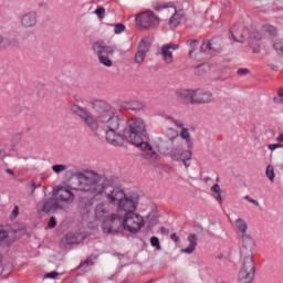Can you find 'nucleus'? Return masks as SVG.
Segmentation results:
<instances>
[{
    "label": "nucleus",
    "instance_id": "nucleus-9",
    "mask_svg": "<svg viewBox=\"0 0 283 283\" xmlns=\"http://www.w3.org/2000/svg\"><path fill=\"white\" fill-rule=\"evenodd\" d=\"M160 20L154 15V12L147 10L136 15V25L139 30H151L159 25Z\"/></svg>",
    "mask_w": 283,
    "mask_h": 283
},
{
    "label": "nucleus",
    "instance_id": "nucleus-60",
    "mask_svg": "<svg viewBox=\"0 0 283 283\" xmlns=\"http://www.w3.org/2000/svg\"><path fill=\"white\" fill-rule=\"evenodd\" d=\"M222 258H224V255H223V254H220V255L218 256V260H222Z\"/></svg>",
    "mask_w": 283,
    "mask_h": 283
},
{
    "label": "nucleus",
    "instance_id": "nucleus-50",
    "mask_svg": "<svg viewBox=\"0 0 283 283\" xmlns=\"http://www.w3.org/2000/svg\"><path fill=\"white\" fill-rule=\"evenodd\" d=\"M170 239L172 240V242H179L180 241V238H178V234H176V233H172L170 235Z\"/></svg>",
    "mask_w": 283,
    "mask_h": 283
},
{
    "label": "nucleus",
    "instance_id": "nucleus-46",
    "mask_svg": "<svg viewBox=\"0 0 283 283\" xmlns=\"http://www.w3.org/2000/svg\"><path fill=\"white\" fill-rule=\"evenodd\" d=\"M243 198H244V200H248V202H251L252 205L260 207V202L258 200H254L253 198H250L249 196H244Z\"/></svg>",
    "mask_w": 283,
    "mask_h": 283
},
{
    "label": "nucleus",
    "instance_id": "nucleus-22",
    "mask_svg": "<svg viewBox=\"0 0 283 283\" xmlns=\"http://www.w3.org/2000/svg\"><path fill=\"white\" fill-rule=\"evenodd\" d=\"M198 235L196 234H189L188 235V242L189 247L185 248L181 250V253H187L188 255H191V253H193V251H196V247H198Z\"/></svg>",
    "mask_w": 283,
    "mask_h": 283
},
{
    "label": "nucleus",
    "instance_id": "nucleus-25",
    "mask_svg": "<svg viewBox=\"0 0 283 283\" xmlns=\"http://www.w3.org/2000/svg\"><path fill=\"white\" fill-rule=\"evenodd\" d=\"M161 56L167 65H171V63H174V53H171L169 48L165 45L161 48Z\"/></svg>",
    "mask_w": 283,
    "mask_h": 283
},
{
    "label": "nucleus",
    "instance_id": "nucleus-61",
    "mask_svg": "<svg viewBox=\"0 0 283 283\" xmlns=\"http://www.w3.org/2000/svg\"><path fill=\"white\" fill-rule=\"evenodd\" d=\"M272 70H277V66H272Z\"/></svg>",
    "mask_w": 283,
    "mask_h": 283
},
{
    "label": "nucleus",
    "instance_id": "nucleus-44",
    "mask_svg": "<svg viewBox=\"0 0 283 283\" xmlns=\"http://www.w3.org/2000/svg\"><path fill=\"white\" fill-rule=\"evenodd\" d=\"M56 227V218L51 217L49 223H48V229H54Z\"/></svg>",
    "mask_w": 283,
    "mask_h": 283
},
{
    "label": "nucleus",
    "instance_id": "nucleus-26",
    "mask_svg": "<svg viewBox=\"0 0 283 283\" xmlns=\"http://www.w3.org/2000/svg\"><path fill=\"white\" fill-rule=\"evenodd\" d=\"M181 133L179 134L180 138L182 140H186L188 149H191L193 147V142L191 140V134H189V129L182 127Z\"/></svg>",
    "mask_w": 283,
    "mask_h": 283
},
{
    "label": "nucleus",
    "instance_id": "nucleus-3",
    "mask_svg": "<svg viewBox=\"0 0 283 283\" xmlns=\"http://www.w3.org/2000/svg\"><path fill=\"white\" fill-rule=\"evenodd\" d=\"M126 128L123 130V136L130 145L138 147L142 151H146L150 160H158V153L147 142V125L140 117H132L126 122Z\"/></svg>",
    "mask_w": 283,
    "mask_h": 283
},
{
    "label": "nucleus",
    "instance_id": "nucleus-20",
    "mask_svg": "<svg viewBox=\"0 0 283 283\" xmlns=\"http://www.w3.org/2000/svg\"><path fill=\"white\" fill-rule=\"evenodd\" d=\"M107 213H109V203L107 201H102L95 207V218L97 220H103Z\"/></svg>",
    "mask_w": 283,
    "mask_h": 283
},
{
    "label": "nucleus",
    "instance_id": "nucleus-10",
    "mask_svg": "<svg viewBox=\"0 0 283 283\" xmlns=\"http://www.w3.org/2000/svg\"><path fill=\"white\" fill-rule=\"evenodd\" d=\"M145 227V219L136 212L124 216L123 229L128 233H138L140 228Z\"/></svg>",
    "mask_w": 283,
    "mask_h": 283
},
{
    "label": "nucleus",
    "instance_id": "nucleus-39",
    "mask_svg": "<svg viewBox=\"0 0 283 283\" xmlns=\"http://www.w3.org/2000/svg\"><path fill=\"white\" fill-rule=\"evenodd\" d=\"M95 14L98 17V19H105V8H97L95 10Z\"/></svg>",
    "mask_w": 283,
    "mask_h": 283
},
{
    "label": "nucleus",
    "instance_id": "nucleus-21",
    "mask_svg": "<svg viewBox=\"0 0 283 283\" xmlns=\"http://www.w3.org/2000/svg\"><path fill=\"white\" fill-rule=\"evenodd\" d=\"M174 10V15H171L170 20H169V27L170 28H178V25H180V23H182V19L185 17V12L182 11H176V8H172Z\"/></svg>",
    "mask_w": 283,
    "mask_h": 283
},
{
    "label": "nucleus",
    "instance_id": "nucleus-17",
    "mask_svg": "<svg viewBox=\"0 0 283 283\" xmlns=\"http://www.w3.org/2000/svg\"><path fill=\"white\" fill-rule=\"evenodd\" d=\"M176 96L179 101H186L191 103V105H196V90H179L176 92Z\"/></svg>",
    "mask_w": 283,
    "mask_h": 283
},
{
    "label": "nucleus",
    "instance_id": "nucleus-45",
    "mask_svg": "<svg viewBox=\"0 0 283 283\" xmlns=\"http://www.w3.org/2000/svg\"><path fill=\"white\" fill-rule=\"evenodd\" d=\"M268 147H269V149H270L271 151H275V149L282 148L283 145H282V144H270Z\"/></svg>",
    "mask_w": 283,
    "mask_h": 283
},
{
    "label": "nucleus",
    "instance_id": "nucleus-48",
    "mask_svg": "<svg viewBox=\"0 0 283 283\" xmlns=\"http://www.w3.org/2000/svg\"><path fill=\"white\" fill-rule=\"evenodd\" d=\"M164 48H168V50H178V44H174V43H170V44H165Z\"/></svg>",
    "mask_w": 283,
    "mask_h": 283
},
{
    "label": "nucleus",
    "instance_id": "nucleus-8",
    "mask_svg": "<svg viewBox=\"0 0 283 283\" xmlns=\"http://www.w3.org/2000/svg\"><path fill=\"white\" fill-rule=\"evenodd\" d=\"M138 200H140V196L136 192L126 195V197L117 206L118 213H122L123 216L135 213L136 209L138 208Z\"/></svg>",
    "mask_w": 283,
    "mask_h": 283
},
{
    "label": "nucleus",
    "instance_id": "nucleus-57",
    "mask_svg": "<svg viewBox=\"0 0 283 283\" xmlns=\"http://www.w3.org/2000/svg\"><path fill=\"white\" fill-rule=\"evenodd\" d=\"M7 174H9V176H14V171L12 169H7Z\"/></svg>",
    "mask_w": 283,
    "mask_h": 283
},
{
    "label": "nucleus",
    "instance_id": "nucleus-7",
    "mask_svg": "<svg viewBox=\"0 0 283 283\" xmlns=\"http://www.w3.org/2000/svg\"><path fill=\"white\" fill-rule=\"evenodd\" d=\"M38 209L43 213H56V211H64V213H67V211H70V207L61 203L54 195L49 199L40 201L38 203Z\"/></svg>",
    "mask_w": 283,
    "mask_h": 283
},
{
    "label": "nucleus",
    "instance_id": "nucleus-16",
    "mask_svg": "<svg viewBox=\"0 0 283 283\" xmlns=\"http://www.w3.org/2000/svg\"><path fill=\"white\" fill-rule=\"evenodd\" d=\"M213 101V94L209 91L195 90V104L202 105L205 103H211Z\"/></svg>",
    "mask_w": 283,
    "mask_h": 283
},
{
    "label": "nucleus",
    "instance_id": "nucleus-38",
    "mask_svg": "<svg viewBox=\"0 0 283 283\" xmlns=\"http://www.w3.org/2000/svg\"><path fill=\"white\" fill-rule=\"evenodd\" d=\"M7 43L9 48H19V39L17 38L7 39Z\"/></svg>",
    "mask_w": 283,
    "mask_h": 283
},
{
    "label": "nucleus",
    "instance_id": "nucleus-43",
    "mask_svg": "<svg viewBox=\"0 0 283 283\" xmlns=\"http://www.w3.org/2000/svg\"><path fill=\"white\" fill-rule=\"evenodd\" d=\"M168 120H171L172 123H175L176 127H179L180 129H182V127H185L182 122L175 119L174 117H168Z\"/></svg>",
    "mask_w": 283,
    "mask_h": 283
},
{
    "label": "nucleus",
    "instance_id": "nucleus-19",
    "mask_svg": "<svg viewBox=\"0 0 283 283\" xmlns=\"http://www.w3.org/2000/svg\"><path fill=\"white\" fill-rule=\"evenodd\" d=\"M84 240L85 237L78 233L69 232L64 238H62L61 242L62 244H81Z\"/></svg>",
    "mask_w": 283,
    "mask_h": 283
},
{
    "label": "nucleus",
    "instance_id": "nucleus-53",
    "mask_svg": "<svg viewBox=\"0 0 283 283\" xmlns=\"http://www.w3.org/2000/svg\"><path fill=\"white\" fill-rule=\"evenodd\" d=\"M12 216H13L14 218H17V216H19V206H15V207H14V209H13V211H12Z\"/></svg>",
    "mask_w": 283,
    "mask_h": 283
},
{
    "label": "nucleus",
    "instance_id": "nucleus-13",
    "mask_svg": "<svg viewBox=\"0 0 283 283\" xmlns=\"http://www.w3.org/2000/svg\"><path fill=\"white\" fill-rule=\"evenodd\" d=\"M170 158L171 160H181L186 168L191 167V150H182L180 144L171 149Z\"/></svg>",
    "mask_w": 283,
    "mask_h": 283
},
{
    "label": "nucleus",
    "instance_id": "nucleus-27",
    "mask_svg": "<svg viewBox=\"0 0 283 283\" xmlns=\"http://www.w3.org/2000/svg\"><path fill=\"white\" fill-rule=\"evenodd\" d=\"M262 30L271 39H275V36H277V28H275L274 25L265 24L263 25Z\"/></svg>",
    "mask_w": 283,
    "mask_h": 283
},
{
    "label": "nucleus",
    "instance_id": "nucleus-2",
    "mask_svg": "<svg viewBox=\"0 0 283 283\" xmlns=\"http://www.w3.org/2000/svg\"><path fill=\"white\" fill-rule=\"evenodd\" d=\"M78 186L75 191H83L98 200L105 196L108 205L119 206L120 201L126 198L125 191L120 188H114L116 177L98 174L96 170H85L77 172Z\"/></svg>",
    "mask_w": 283,
    "mask_h": 283
},
{
    "label": "nucleus",
    "instance_id": "nucleus-41",
    "mask_svg": "<svg viewBox=\"0 0 283 283\" xmlns=\"http://www.w3.org/2000/svg\"><path fill=\"white\" fill-rule=\"evenodd\" d=\"M250 39H253L254 41H262V33L254 31L250 34Z\"/></svg>",
    "mask_w": 283,
    "mask_h": 283
},
{
    "label": "nucleus",
    "instance_id": "nucleus-29",
    "mask_svg": "<svg viewBox=\"0 0 283 283\" xmlns=\"http://www.w3.org/2000/svg\"><path fill=\"white\" fill-rule=\"evenodd\" d=\"M92 200L90 199H84L82 201H80V210L82 211V213H90L92 211Z\"/></svg>",
    "mask_w": 283,
    "mask_h": 283
},
{
    "label": "nucleus",
    "instance_id": "nucleus-47",
    "mask_svg": "<svg viewBox=\"0 0 283 283\" xmlns=\"http://www.w3.org/2000/svg\"><path fill=\"white\" fill-rule=\"evenodd\" d=\"M238 74L240 76H247V74H249V69H239Z\"/></svg>",
    "mask_w": 283,
    "mask_h": 283
},
{
    "label": "nucleus",
    "instance_id": "nucleus-28",
    "mask_svg": "<svg viewBox=\"0 0 283 283\" xmlns=\"http://www.w3.org/2000/svg\"><path fill=\"white\" fill-rule=\"evenodd\" d=\"M149 48H151V41L149 40V38H145L139 43L138 52L147 54V52H149Z\"/></svg>",
    "mask_w": 283,
    "mask_h": 283
},
{
    "label": "nucleus",
    "instance_id": "nucleus-31",
    "mask_svg": "<svg viewBox=\"0 0 283 283\" xmlns=\"http://www.w3.org/2000/svg\"><path fill=\"white\" fill-rule=\"evenodd\" d=\"M147 57V54L142 53L140 51H137V53L135 54V63L137 65H143V63H145V59Z\"/></svg>",
    "mask_w": 283,
    "mask_h": 283
},
{
    "label": "nucleus",
    "instance_id": "nucleus-5",
    "mask_svg": "<svg viewBox=\"0 0 283 283\" xmlns=\"http://www.w3.org/2000/svg\"><path fill=\"white\" fill-rule=\"evenodd\" d=\"M94 56L99 61L101 65L104 67L114 66V48L106 45L104 41H96L91 48Z\"/></svg>",
    "mask_w": 283,
    "mask_h": 283
},
{
    "label": "nucleus",
    "instance_id": "nucleus-32",
    "mask_svg": "<svg viewBox=\"0 0 283 283\" xmlns=\"http://www.w3.org/2000/svg\"><path fill=\"white\" fill-rule=\"evenodd\" d=\"M265 174H266V178H269V180L271 182H274V180H275V170H273V166H268L266 170H265Z\"/></svg>",
    "mask_w": 283,
    "mask_h": 283
},
{
    "label": "nucleus",
    "instance_id": "nucleus-62",
    "mask_svg": "<svg viewBox=\"0 0 283 283\" xmlns=\"http://www.w3.org/2000/svg\"><path fill=\"white\" fill-rule=\"evenodd\" d=\"M0 156H1V149H0Z\"/></svg>",
    "mask_w": 283,
    "mask_h": 283
},
{
    "label": "nucleus",
    "instance_id": "nucleus-40",
    "mask_svg": "<svg viewBox=\"0 0 283 283\" xmlns=\"http://www.w3.org/2000/svg\"><path fill=\"white\" fill-rule=\"evenodd\" d=\"M44 277H46L48 280H56V277H59V272L53 271V272L45 273Z\"/></svg>",
    "mask_w": 283,
    "mask_h": 283
},
{
    "label": "nucleus",
    "instance_id": "nucleus-12",
    "mask_svg": "<svg viewBox=\"0 0 283 283\" xmlns=\"http://www.w3.org/2000/svg\"><path fill=\"white\" fill-rule=\"evenodd\" d=\"M52 196H55V199L59 200L60 205L70 207L74 202V192L67 189L66 187H56L52 191Z\"/></svg>",
    "mask_w": 283,
    "mask_h": 283
},
{
    "label": "nucleus",
    "instance_id": "nucleus-30",
    "mask_svg": "<svg viewBox=\"0 0 283 283\" xmlns=\"http://www.w3.org/2000/svg\"><path fill=\"white\" fill-rule=\"evenodd\" d=\"M0 247H10V235L6 230H0Z\"/></svg>",
    "mask_w": 283,
    "mask_h": 283
},
{
    "label": "nucleus",
    "instance_id": "nucleus-23",
    "mask_svg": "<svg viewBox=\"0 0 283 283\" xmlns=\"http://www.w3.org/2000/svg\"><path fill=\"white\" fill-rule=\"evenodd\" d=\"M123 107L125 109H132L133 112H139L140 109H145V104L140 101H130L124 103Z\"/></svg>",
    "mask_w": 283,
    "mask_h": 283
},
{
    "label": "nucleus",
    "instance_id": "nucleus-15",
    "mask_svg": "<svg viewBox=\"0 0 283 283\" xmlns=\"http://www.w3.org/2000/svg\"><path fill=\"white\" fill-rule=\"evenodd\" d=\"M123 229V220L118 214H112L111 220L103 227L104 233H112L113 235L120 232Z\"/></svg>",
    "mask_w": 283,
    "mask_h": 283
},
{
    "label": "nucleus",
    "instance_id": "nucleus-51",
    "mask_svg": "<svg viewBox=\"0 0 283 283\" xmlns=\"http://www.w3.org/2000/svg\"><path fill=\"white\" fill-rule=\"evenodd\" d=\"M3 273V256L0 254V275Z\"/></svg>",
    "mask_w": 283,
    "mask_h": 283
},
{
    "label": "nucleus",
    "instance_id": "nucleus-18",
    "mask_svg": "<svg viewBox=\"0 0 283 283\" xmlns=\"http://www.w3.org/2000/svg\"><path fill=\"white\" fill-rule=\"evenodd\" d=\"M230 32L237 43H244L249 36V31L244 27H233Z\"/></svg>",
    "mask_w": 283,
    "mask_h": 283
},
{
    "label": "nucleus",
    "instance_id": "nucleus-59",
    "mask_svg": "<svg viewBox=\"0 0 283 283\" xmlns=\"http://www.w3.org/2000/svg\"><path fill=\"white\" fill-rule=\"evenodd\" d=\"M279 96L283 97V90L282 88L279 90Z\"/></svg>",
    "mask_w": 283,
    "mask_h": 283
},
{
    "label": "nucleus",
    "instance_id": "nucleus-49",
    "mask_svg": "<svg viewBox=\"0 0 283 283\" xmlns=\"http://www.w3.org/2000/svg\"><path fill=\"white\" fill-rule=\"evenodd\" d=\"M212 191H213L214 193H220V185L214 184V185L212 186Z\"/></svg>",
    "mask_w": 283,
    "mask_h": 283
},
{
    "label": "nucleus",
    "instance_id": "nucleus-42",
    "mask_svg": "<svg viewBox=\"0 0 283 283\" xmlns=\"http://www.w3.org/2000/svg\"><path fill=\"white\" fill-rule=\"evenodd\" d=\"M93 265H94V261L87 259L82 264L78 265V269H86V266H93Z\"/></svg>",
    "mask_w": 283,
    "mask_h": 283
},
{
    "label": "nucleus",
    "instance_id": "nucleus-1",
    "mask_svg": "<svg viewBox=\"0 0 283 283\" xmlns=\"http://www.w3.org/2000/svg\"><path fill=\"white\" fill-rule=\"evenodd\" d=\"M90 105L95 116L86 108L76 104L71 105V112L75 114V116H78L91 132H98L101 123L106 133L107 143L113 145V147H123L125 136L118 132L120 129V120H123L120 114H118L116 108L111 106L109 103L103 99L91 101Z\"/></svg>",
    "mask_w": 283,
    "mask_h": 283
},
{
    "label": "nucleus",
    "instance_id": "nucleus-35",
    "mask_svg": "<svg viewBox=\"0 0 283 283\" xmlns=\"http://www.w3.org/2000/svg\"><path fill=\"white\" fill-rule=\"evenodd\" d=\"M113 27L115 28L114 29L115 34H120V33L125 32V30H126V27L123 23H115V24H113Z\"/></svg>",
    "mask_w": 283,
    "mask_h": 283
},
{
    "label": "nucleus",
    "instance_id": "nucleus-34",
    "mask_svg": "<svg viewBox=\"0 0 283 283\" xmlns=\"http://www.w3.org/2000/svg\"><path fill=\"white\" fill-rule=\"evenodd\" d=\"M66 169H67V165H63V164L52 166V171H54V174H61L63 171H66Z\"/></svg>",
    "mask_w": 283,
    "mask_h": 283
},
{
    "label": "nucleus",
    "instance_id": "nucleus-33",
    "mask_svg": "<svg viewBox=\"0 0 283 283\" xmlns=\"http://www.w3.org/2000/svg\"><path fill=\"white\" fill-rule=\"evenodd\" d=\"M147 220H148L147 229L149 230H151L154 227H156V224H158V218H156V216L149 214L147 217Z\"/></svg>",
    "mask_w": 283,
    "mask_h": 283
},
{
    "label": "nucleus",
    "instance_id": "nucleus-55",
    "mask_svg": "<svg viewBox=\"0 0 283 283\" xmlns=\"http://www.w3.org/2000/svg\"><path fill=\"white\" fill-rule=\"evenodd\" d=\"M276 142H277V143H283V134H280V135L276 137Z\"/></svg>",
    "mask_w": 283,
    "mask_h": 283
},
{
    "label": "nucleus",
    "instance_id": "nucleus-24",
    "mask_svg": "<svg viewBox=\"0 0 283 283\" xmlns=\"http://www.w3.org/2000/svg\"><path fill=\"white\" fill-rule=\"evenodd\" d=\"M237 231L241 233V235H247V231H249V224L247 223V220L243 218H239L234 221Z\"/></svg>",
    "mask_w": 283,
    "mask_h": 283
},
{
    "label": "nucleus",
    "instance_id": "nucleus-58",
    "mask_svg": "<svg viewBox=\"0 0 283 283\" xmlns=\"http://www.w3.org/2000/svg\"><path fill=\"white\" fill-rule=\"evenodd\" d=\"M217 200H219V202H222V195H218Z\"/></svg>",
    "mask_w": 283,
    "mask_h": 283
},
{
    "label": "nucleus",
    "instance_id": "nucleus-56",
    "mask_svg": "<svg viewBox=\"0 0 283 283\" xmlns=\"http://www.w3.org/2000/svg\"><path fill=\"white\" fill-rule=\"evenodd\" d=\"M160 231H161L163 233H169V230H168L167 228H165V227H161V228H160Z\"/></svg>",
    "mask_w": 283,
    "mask_h": 283
},
{
    "label": "nucleus",
    "instance_id": "nucleus-4",
    "mask_svg": "<svg viewBox=\"0 0 283 283\" xmlns=\"http://www.w3.org/2000/svg\"><path fill=\"white\" fill-rule=\"evenodd\" d=\"M241 260L242 266L239 274L240 283H253L255 277V262H253V251H255V241L249 234L241 237Z\"/></svg>",
    "mask_w": 283,
    "mask_h": 283
},
{
    "label": "nucleus",
    "instance_id": "nucleus-37",
    "mask_svg": "<svg viewBox=\"0 0 283 283\" xmlns=\"http://www.w3.org/2000/svg\"><path fill=\"white\" fill-rule=\"evenodd\" d=\"M273 48L276 52H280L281 54H283V39L276 40L273 44Z\"/></svg>",
    "mask_w": 283,
    "mask_h": 283
},
{
    "label": "nucleus",
    "instance_id": "nucleus-6",
    "mask_svg": "<svg viewBox=\"0 0 283 283\" xmlns=\"http://www.w3.org/2000/svg\"><path fill=\"white\" fill-rule=\"evenodd\" d=\"M187 43L190 48L188 56L190 59H193L195 61H200V54H202V52H216V50H218V48L213 45V40H207L206 42H203L199 51L198 45H200V41L192 40L188 41Z\"/></svg>",
    "mask_w": 283,
    "mask_h": 283
},
{
    "label": "nucleus",
    "instance_id": "nucleus-52",
    "mask_svg": "<svg viewBox=\"0 0 283 283\" xmlns=\"http://www.w3.org/2000/svg\"><path fill=\"white\" fill-rule=\"evenodd\" d=\"M30 189H31V193H34V191H36V182L32 181Z\"/></svg>",
    "mask_w": 283,
    "mask_h": 283
},
{
    "label": "nucleus",
    "instance_id": "nucleus-36",
    "mask_svg": "<svg viewBox=\"0 0 283 283\" xmlns=\"http://www.w3.org/2000/svg\"><path fill=\"white\" fill-rule=\"evenodd\" d=\"M150 244H151V247L157 249V251H160L161 247H160V240L158 239V237H151Z\"/></svg>",
    "mask_w": 283,
    "mask_h": 283
},
{
    "label": "nucleus",
    "instance_id": "nucleus-11",
    "mask_svg": "<svg viewBox=\"0 0 283 283\" xmlns=\"http://www.w3.org/2000/svg\"><path fill=\"white\" fill-rule=\"evenodd\" d=\"M159 148L165 154L171 150L174 143H180V133L174 128H168L163 137H159Z\"/></svg>",
    "mask_w": 283,
    "mask_h": 283
},
{
    "label": "nucleus",
    "instance_id": "nucleus-14",
    "mask_svg": "<svg viewBox=\"0 0 283 283\" xmlns=\"http://www.w3.org/2000/svg\"><path fill=\"white\" fill-rule=\"evenodd\" d=\"M38 24H39V13H36V11L31 10L27 13H23L20 17V25L21 28H24V30L36 28Z\"/></svg>",
    "mask_w": 283,
    "mask_h": 283
},
{
    "label": "nucleus",
    "instance_id": "nucleus-54",
    "mask_svg": "<svg viewBox=\"0 0 283 283\" xmlns=\"http://www.w3.org/2000/svg\"><path fill=\"white\" fill-rule=\"evenodd\" d=\"M3 43H6V38L0 35V48H3Z\"/></svg>",
    "mask_w": 283,
    "mask_h": 283
}]
</instances>
